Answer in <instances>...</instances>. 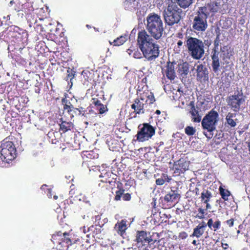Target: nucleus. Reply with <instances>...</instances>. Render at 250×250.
I'll list each match as a JSON object with an SVG mask.
<instances>
[{"label": "nucleus", "instance_id": "nucleus-29", "mask_svg": "<svg viewBox=\"0 0 250 250\" xmlns=\"http://www.w3.org/2000/svg\"><path fill=\"white\" fill-rule=\"evenodd\" d=\"M177 5L180 8L186 9L193 2V0H174Z\"/></svg>", "mask_w": 250, "mask_h": 250}, {"label": "nucleus", "instance_id": "nucleus-7", "mask_svg": "<svg viewBox=\"0 0 250 250\" xmlns=\"http://www.w3.org/2000/svg\"><path fill=\"white\" fill-rule=\"evenodd\" d=\"M0 158L2 162L9 163L16 157V149L12 142L2 143L0 146Z\"/></svg>", "mask_w": 250, "mask_h": 250}, {"label": "nucleus", "instance_id": "nucleus-45", "mask_svg": "<svg viewBox=\"0 0 250 250\" xmlns=\"http://www.w3.org/2000/svg\"><path fill=\"white\" fill-rule=\"evenodd\" d=\"M183 48V42L181 40L178 41L177 46H174V51L176 53H179Z\"/></svg>", "mask_w": 250, "mask_h": 250}, {"label": "nucleus", "instance_id": "nucleus-62", "mask_svg": "<svg viewBox=\"0 0 250 250\" xmlns=\"http://www.w3.org/2000/svg\"><path fill=\"white\" fill-rule=\"evenodd\" d=\"M192 243L194 246H197V244H198L197 241L196 240H195L192 241Z\"/></svg>", "mask_w": 250, "mask_h": 250}, {"label": "nucleus", "instance_id": "nucleus-60", "mask_svg": "<svg viewBox=\"0 0 250 250\" xmlns=\"http://www.w3.org/2000/svg\"><path fill=\"white\" fill-rule=\"evenodd\" d=\"M102 73H103V72H102ZM102 76H101V78H106V79H108V78H111L110 77H109V75H106L105 76H104V75L103 74H102Z\"/></svg>", "mask_w": 250, "mask_h": 250}, {"label": "nucleus", "instance_id": "nucleus-35", "mask_svg": "<svg viewBox=\"0 0 250 250\" xmlns=\"http://www.w3.org/2000/svg\"><path fill=\"white\" fill-rule=\"evenodd\" d=\"M127 40V36H121L113 41L114 45L120 46L124 44Z\"/></svg>", "mask_w": 250, "mask_h": 250}, {"label": "nucleus", "instance_id": "nucleus-16", "mask_svg": "<svg viewBox=\"0 0 250 250\" xmlns=\"http://www.w3.org/2000/svg\"><path fill=\"white\" fill-rule=\"evenodd\" d=\"M175 62H168L166 66L162 69V72L164 77L166 76L167 78H175L176 77V72L175 70Z\"/></svg>", "mask_w": 250, "mask_h": 250}, {"label": "nucleus", "instance_id": "nucleus-53", "mask_svg": "<svg viewBox=\"0 0 250 250\" xmlns=\"http://www.w3.org/2000/svg\"><path fill=\"white\" fill-rule=\"evenodd\" d=\"M70 188H71V190L69 191L70 194H71V195H74L76 193H75V191L74 190V188H75L74 185H72L70 186Z\"/></svg>", "mask_w": 250, "mask_h": 250}, {"label": "nucleus", "instance_id": "nucleus-31", "mask_svg": "<svg viewBox=\"0 0 250 250\" xmlns=\"http://www.w3.org/2000/svg\"><path fill=\"white\" fill-rule=\"evenodd\" d=\"M212 194L208 190H204L201 194V200L203 203L209 202L212 197Z\"/></svg>", "mask_w": 250, "mask_h": 250}, {"label": "nucleus", "instance_id": "nucleus-1", "mask_svg": "<svg viewBox=\"0 0 250 250\" xmlns=\"http://www.w3.org/2000/svg\"><path fill=\"white\" fill-rule=\"evenodd\" d=\"M137 44L144 57L148 61L157 58L160 53V47L145 30L139 31Z\"/></svg>", "mask_w": 250, "mask_h": 250}, {"label": "nucleus", "instance_id": "nucleus-32", "mask_svg": "<svg viewBox=\"0 0 250 250\" xmlns=\"http://www.w3.org/2000/svg\"><path fill=\"white\" fill-rule=\"evenodd\" d=\"M81 229L83 231L84 233H86L88 232H91L93 236L96 235L98 233V232L100 231V229H97L96 227L94 225H92L90 227H88L87 229H86L85 226L81 228Z\"/></svg>", "mask_w": 250, "mask_h": 250}, {"label": "nucleus", "instance_id": "nucleus-5", "mask_svg": "<svg viewBox=\"0 0 250 250\" xmlns=\"http://www.w3.org/2000/svg\"><path fill=\"white\" fill-rule=\"evenodd\" d=\"M219 114L213 109L211 110L203 118L202 126L204 129L207 130L209 133L204 132V135L208 138L211 139L213 136L212 132L215 129V125L218 121Z\"/></svg>", "mask_w": 250, "mask_h": 250}, {"label": "nucleus", "instance_id": "nucleus-11", "mask_svg": "<svg viewBox=\"0 0 250 250\" xmlns=\"http://www.w3.org/2000/svg\"><path fill=\"white\" fill-rule=\"evenodd\" d=\"M220 42L219 35H217L215 40L214 41V48L211 52V59L212 60V67L214 72H218L220 67V62L219 58V53L217 51L218 49L219 43Z\"/></svg>", "mask_w": 250, "mask_h": 250}, {"label": "nucleus", "instance_id": "nucleus-20", "mask_svg": "<svg viewBox=\"0 0 250 250\" xmlns=\"http://www.w3.org/2000/svg\"><path fill=\"white\" fill-rule=\"evenodd\" d=\"M177 73L182 78H186L189 72V64L187 62L179 63L177 66Z\"/></svg>", "mask_w": 250, "mask_h": 250}, {"label": "nucleus", "instance_id": "nucleus-57", "mask_svg": "<svg viewBox=\"0 0 250 250\" xmlns=\"http://www.w3.org/2000/svg\"><path fill=\"white\" fill-rule=\"evenodd\" d=\"M206 204V208H205L206 209V210L208 209H210L211 208V205L209 204V202H207V203Z\"/></svg>", "mask_w": 250, "mask_h": 250}, {"label": "nucleus", "instance_id": "nucleus-2", "mask_svg": "<svg viewBox=\"0 0 250 250\" xmlns=\"http://www.w3.org/2000/svg\"><path fill=\"white\" fill-rule=\"evenodd\" d=\"M146 28L150 37L158 40L164 31V24L161 16L156 13H150L146 17Z\"/></svg>", "mask_w": 250, "mask_h": 250}, {"label": "nucleus", "instance_id": "nucleus-19", "mask_svg": "<svg viewBox=\"0 0 250 250\" xmlns=\"http://www.w3.org/2000/svg\"><path fill=\"white\" fill-rule=\"evenodd\" d=\"M207 226V224L204 221L199 223L193 229V232L190 236L200 238L204 234Z\"/></svg>", "mask_w": 250, "mask_h": 250}, {"label": "nucleus", "instance_id": "nucleus-50", "mask_svg": "<svg viewBox=\"0 0 250 250\" xmlns=\"http://www.w3.org/2000/svg\"><path fill=\"white\" fill-rule=\"evenodd\" d=\"M94 153L93 151H86L84 155L86 156L87 158L90 159H93L95 158V156H93Z\"/></svg>", "mask_w": 250, "mask_h": 250}, {"label": "nucleus", "instance_id": "nucleus-44", "mask_svg": "<svg viewBox=\"0 0 250 250\" xmlns=\"http://www.w3.org/2000/svg\"><path fill=\"white\" fill-rule=\"evenodd\" d=\"M146 79H141V80L138 79L137 87L138 91H141L144 87L146 86Z\"/></svg>", "mask_w": 250, "mask_h": 250}, {"label": "nucleus", "instance_id": "nucleus-34", "mask_svg": "<svg viewBox=\"0 0 250 250\" xmlns=\"http://www.w3.org/2000/svg\"><path fill=\"white\" fill-rule=\"evenodd\" d=\"M219 190L222 198L225 201H228L229 197L230 195V191L228 189L223 188L222 187H219Z\"/></svg>", "mask_w": 250, "mask_h": 250}, {"label": "nucleus", "instance_id": "nucleus-37", "mask_svg": "<svg viewBox=\"0 0 250 250\" xmlns=\"http://www.w3.org/2000/svg\"><path fill=\"white\" fill-rule=\"evenodd\" d=\"M83 84L86 86L88 89L94 88L96 85V82L94 79H84Z\"/></svg>", "mask_w": 250, "mask_h": 250}, {"label": "nucleus", "instance_id": "nucleus-18", "mask_svg": "<svg viewBox=\"0 0 250 250\" xmlns=\"http://www.w3.org/2000/svg\"><path fill=\"white\" fill-rule=\"evenodd\" d=\"M117 188L118 190L115 192V195L114 197L115 201H120L122 197L123 198V200L125 201H129L131 200V194L129 193L125 194V189L121 186H120L118 184L117 186Z\"/></svg>", "mask_w": 250, "mask_h": 250}, {"label": "nucleus", "instance_id": "nucleus-64", "mask_svg": "<svg viewBox=\"0 0 250 250\" xmlns=\"http://www.w3.org/2000/svg\"><path fill=\"white\" fill-rule=\"evenodd\" d=\"M155 113H156V114H158V115H159V114H160V113H161V111H160V110H157L156 111V112H155Z\"/></svg>", "mask_w": 250, "mask_h": 250}, {"label": "nucleus", "instance_id": "nucleus-52", "mask_svg": "<svg viewBox=\"0 0 250 250\" xmlns=\"http://www.w3.org/2000/svg\"><path fill=\"white\" fill-rule=\"evenodd\" d=\"M227 71H224V73H222V78H223L224 76L226 77V78H228V77H230V78H231L232 76H231V74H230L229 72V73H227Z\"/></svg>", "mask_w": 250, "mask_h": 250}, {"label": "nucleus", "instance_id": "nucleus-55", "mask_svg": "<svg viewBox=\"0 0 250 250\" xmlns=\"http://www.w3.org/2000/svg\"><path fill=\"white\" fill-rule=\"evenodd\" d=\"M176 37L182 39L184 38V35L182 32H178L176 34Z\"/></svg>", "mask_w": 250, "mask_h": 250}, {"label": "nucleus", "instance_id": "nucleus-3", "mask_svg": "<svg viewBox=\"0 0 250 250\" xmlns=\"http://www.w3.org/2000/svg\"><path fill=\"white\" fill-rule=\"evenodd\" d=\"M182 10L173 1L169 2L163 12L165 22L172 26L179 23L182 19Z\"/></svg>", "mask_w": 250, "mask_h": 250}, {"label": "nucleus", "instance_id": "nucleus-26", "mask_svg": "<svg viewBox=\"0 0 250 250\" xmlns=\"http://www.w3.org/2000/svg\"><path fill=\"white\" fill-rule=\"evenodd\" d=\"M196 72L198 78H208L207 69L203 64H200L197 66Z\"/></svg>", "mask_w": 250, "mask_h": 250}, {"label": "nucleus", "instance_id": "nucleus-23", "mask_svg": "<svg viewBox=\"0 0 250 250\" xmlns=\"http://www.w3.org/2000/svg\"><path fill=\"white\" fill-rule=\"evenodd\" d=\"M190 105L191 108L189 113L191 114L192 117L191 120L194 123H200L201 121V116L199 114V109L195 107L193 102L190 103Z\"/></svg>", "mask_w": 250, "mask_h": 250}, {"label": "nucleus", "instance_id": "nucleus-43", "mask_svg": "<svg viewBox=\"0 0 250 250\" xmlns=\"http://www.w3.org/2000/svg\"><path fill=\"white\" fill-rule=\"evenodd\" d=\"M142 95L147 98L148 100H149V104H153L155 101L153 94L151 92H149L148 91L146 93H144Z\"/></svg>", "mask_w": 250, "mask_h": 250}, {"label": "nucleus", "instance_id": "nucleus-14", "mask_svg": "<svg viewBox=\"0 0 250 250\" xmlns=\"http://www.w3.org/2000/svg\"><path fill=\"white\" fill-rule=\"evenodd\" d=\"M207 17L196 15L193 19L192 28L195 32L205 31L208 27Z\"/></svg>", "mask_w": 250, "mask_h": 250}, {"label": "nucleus", "instance_id": "nucleus-36", "mask_svg": "<svg viewBox=\"0 0 250 250\" xmlns=\"http://www.w3.org/2000/svg\"><path fill=\"white\" fill-rule=\"evenodd\" d=\"M218 83L220 89H223L224 91L230 86V82L228 81V79H221L218 82Z\"/></svg>", "mask_w": 250, "mask_h": 250}, {"label": "nucleus", "instance_id": "nucleus-17", "mask_svg": "<svg viewBox=\"0 0 250 250\" xmlns=\"http://www.w3.org/2000/svg\"><path fill=\"white\" fill-rule=\"evenodd\" d=\"M180 198V195L177 191L171 190L167 194L164 198V201L167 203V206L170 207L173 206Z\"/></svg>", "mask_w": 250, "mask_h": 250}, {"label": "nucleus", "instance_id": "nucleus-42", "mask_svg": "<svg viewBox=\"0 0 250 250\" xmlns=\"http://www.w3.org/2000/svg\"><path fill=\"white\" fill-rule=\"evenodd\" d=\"M94 72L88 70H84L81 73V76L83 78H92L93 77Z\"/></svg>", "mask_w": 250, "mask_h": 250}, {"label": "nucleus", "instance_id": "nucleus-41", "mask_svg": "<svg viewBox=\"0 0 250 250\" xmlns=\"http://www.w3.org/2000/svg\"><path fill=\"white\" fill-rule=\"evenodd\" d=\"M156 235V237H159V233H153V234L151 236H150L149 237L148 236L147 239L148 241L146 242V244H148L149 245H151L152 244H154L156 242H159V240H152V237H154V236Z\"/></svg>", "mask_w": 250, "mask_h": 250}, {"label": "nucleus", "instance_id": "nucleus-59", "mask_svg": "<svg viewBox=\"0 0 250 250\" xmlns=\"http://www.w3.org/2000/svg\"><path fill=\"white\" fill-rule=\"evenodd\" d=\"M37 83H36V87H40L42 85V82H39L38 79H37Z\"/></svg>", "mask_w": 250, "mask_h": 250}, {"label": "nucleus", "instance_id": "nucleus-8", "mask_svg": "<svg viewBox=\"0 0 250 250\" xmlns=\"http://www.w3.org/2000/svg\"><path fill=\"white\" fill-rule=\"evenodd\" d=\"M139 130L135 137L140 142L149 140L155 133V128L148 123H144L138 126Z\"/></svg>", "mask_w": 250, "mask_h": 250}, {"label": "nucleus", "instance_id": "nucleus-28", "mask_svg": "<svg viewBox=\"0 0 250 250\" xmlns=\"http://www.w3.org/2000/svg\"><path fill=\"white\" fill-rule=\"evenodd\" d=\"M171 180V177L168 176L167 174L163 173L160 178L156 180V184L157 185L162 186L166 182L169 183Z\"/></svg>", "mask_w": 250, "mask_h": 250}, {"label": "nucleus", "instance_id": "nucleus-21", "mask_svg": "<svg viewBox=\"0 0 250 250\" xmlns=\"http://www.w3.org/2000/svg\"><path fill=\"white\" fill-rule=\"evenodd\" d=\"M126 221L125 220H122L121 221L118 222L114 226V229L117 233L123 236L125 233L127 229Z\"/></svg>", "mask_w": 250, "mask_h": 250}, {"label": "nucleus", "instance_id": "nucleus-46", "mask_svg": "<svg viewBox=\"0 0 250 250\" xmlns=\"http://www.w3.org/2000/svg\"><path fill=\"white\" fill-rule=\"evenodd\" d=\"M185 133L188 136H192L196 132V129L192 126H188L185 129Z\"/></svg>", "mask_w": 250, "mask_h": 250}, {"label": "nucleus", "instance_id": "nucleus-58", "mask_svg": "<svg viewBox=\"0 0 250 250\" xmlns=\"http://www.w3.org/2000/svg\"><path fill=\"white\" fill-rule=\"evenodd\" d=\"M101 215L102 214H101V215L98 214V215H97L95 216V221H100L101 220Z\"/></svg>", "mask_w": 250, "mask_h": 250}, {"label": "nucleus", "instance_id": "nucleus-30", "mask_svg": "<svg viewBox=\"0 0 250 250\" xmlns=\"http://www.w3.org/2000/svg\"><path fill=\"white\" fill-rule=\"evenodd\" d=\"M220 4L217 1H212L208 4V7L209 13H215L218 12L220 9Z\"/></svg>", "mask_w": 250, "mask_h": 250}, {"label": "nucleus", "instance_id": "nucleus-63", "mask_svg": "<svg viewBox=\"0 0 250 250\" xmlns=\"http://www.w3.org/2000/svg\"><path fill=\"white\" fill-rule=\"evenodd\" d=\"M195 190L196 191V195L199 194V188H196L195 189Z\"/></svg>", "mask_w": 250, "mask_h": 250}, {"label": "nucleus", "instance_id": "nucleus-12", "mask_svg": "<svg viewBox=\"0 0 250 250\" xmlns=\"http://www.w3.org/2000/svg\"><path fill=\"white\" fill-rule=\"evenodd\" d=\"M100 178H103L101 182L104 183H109L110 188L113 189L115 187L116 184L118 185H122V183L117 181L118 176L113 173L111 171H103L99 175Z\"/></svg>", "mask_w": 250, "mask_h": 250}, {"label": "nucleus", "instance_id": "nucleus-22", "mask_svg": "<svg viewBox=\"0 0 250 250\" xmlns=\"http://www.w3.org/2000/svg\"><path fill=\"white\" fill-rule=\"evenodd\" d=\"M148 236L147 232L146 231L141 230L137 231L136 236V241L138 244L142 246L146 245V242L148 241Z\"/></svg>", "mask_w": 250, "mask_h": 250}, {"label": "nucleus", "instance_id": "nucleus-25", "mask_svg": "<svg viewBox=\"0 0 250 250\" xmlns=\"http://www.w3.org/2000/svg\"><path fill=\"white\" fill-rule=\"evenodd\" d=\"M206 224L210 230L214 232L219 229L221 226V222L219 219L213 221L212 218L208 219Z\"/></svg>", "mask_w": 250, "mask_h": 250}, {"label": "nucleus", "instance_id": "nucleus-51", "mask_svg": "<svg viewBox=\"0 0 250 250\" xmlns=\"http://www.w3.org/2000/svg\"><path fill=\"white\" fill-rule=\"evenodd\" d=\"M234 220L233 218H231L226 221V224L229 226V227H232L234 225Z\"/></svg>", "mask_w": 250, "mask_h": 250}, {"label": "nucleus", "instance_id": "nucleus-10", "mask_svg": "<svg viewBox=\"0 0 250 250\" xmlns=\"http://www.w3.org/2000/svg\"><path fill=\"white\" fill-rule=\"evenodd\" d=\"M245 102L243 94L238 92L237 94L229 96L227 99L228 105L235 112H238L240 108V105Z\"/></svg>", "mask_w": 250, "mask_h": 250}, {"label": "nucleus", "instance_id": "nucleus-9", "mask_svg": "<svg viewBox=\"0 0 250 250\" xmlns=\"http://www.w3.org/2000/svg\"><path fill=\"white\" fill-rule=\"evenodd\" d=\"M190 162L185 158H181L173 163L172 168L174 176H180L188 170Z\"/></svg>", "mask_w": 250, "mask_h": 250}, {"label": "nucleus", "instance_id": "nucleus-54", "mask_svg": "<svg viewBox=\"0 0 250 250\" xmlns=\"http://www.w3.org/2000/svg\"><path fill=\"white\" fill-rule=\"evenodd\" d=\"M221 246L223 250H226L229 248V245L227 243L221 242Z\"/></svg>", "mask_w": 250, "mask_h": 250}, {"label": "nucleus", "instance_id": "nucleus-33", "mask_svg": "<svg viewBox=\"0 0 250 250\" xmlns=\"http://www.w3.org/2000/svg\"><path fill=\"white\" fill-rule=\"evenodd\" d=\"M208 5L207 6H203L199 8V10L197 12V15H200L203 17L208 18V15L209 14Z\"/></svg>", "mask_w": 250, "mask_h": 250}, {"label": "nucleus", "instance_id": "nucleus-61", "mask_svg": "<svg viewBox=\"0 0 250 250\" xmlns=\"http://www.w3.org/2000/svg\"><path fill=\"white\" fill-rule=\"evenodd\" d=\"M16 1H17V0H11L10 2H9V6H12L13 3H16Z\"/></svg>", "mask_w": 250, "mask_h": 250}, {"label": "nucleus", "instance_id": "nucleus-40", "mask_svg": "<svg viewBox=\"0 0 250 250\" xmlns=\"http://www.w3.org/2000/svg\"><path fill=\"white\" fill-rule=\"evenodd\" d=\"M198 213L195 216V217L200 219H204L205 215L207 214L206 209L202 208H199L198 209Z\"/></svg>", "mask_w": 250, "mask_h": 250}, {"label": "nucleus", "instance_id": "nucleus-49", "mask_svg": "<svg viewBox=\"0 0 250 250\" xmlns=\"http://www.w3.org/2000/svg\"><path fill=\"white\" fill-rule=\"evenodd\" d=\"M188 236V233L186 231H182L179 233L178 237L181 239H185Z\"/></svg>", "mask_w": 250, "mask_h": 250}, {"label": "nucleus", "instance_id": "nucleus-4", "mask_svg": "<svg viewBox=\"0 0 250 250\" xmlns=\"http://www.w3.org/2000/svg\"><path fill=\"white\" fill-rule=\"evenodd\" d=\"M186 45L190 55L195 60L200 59L205 53L203 42L200 39L189 37Z\"/></svg>", "mask_w": 250, "mask_h": 250}, {"label": "nucleus", "instance_id": "nucleus-27", "mask_svg": "<svg viewBox=\"0 0 250 250\" xmlns=\"http://www.w3.org/2000/svg\"><path fill=\"white\" fill-rule=\"evenodd\" d=\"M236 116V114L231 112H229L226 117V125H228V126L230 127H234L236 125V121L237 119L234 120Z\"/></svg>", "mask_w": 250, "mask_h": 250}, {"label": "nucleus", "instance_id": "nucleus-13", "mask_svg": "<svg viewBox=\"0 0 250 250\" xmlns=\"http://www.w3.org/2000/svg\"><path fill=\"white\" fill-rule=\"evenodd\" d=\"M91 102L90 112L96 114H103L108 111L106 105L103 104L99 98L97 97L92 98Z\"/></svg>", "mask_w": 250, "mask_h": 250}, {"label": "nucleus", "instance_id": "nucleus-24", "mask_svg": "<svg viewBox=\"0 0 250 250\" xmlns=\"http://www.w3.org/2000/svg\"><path fill=\"white\" fill-rule=\"evenodd\" d=\"M61 123L59 124L60 125V131H62V133H65L67 131L71 130L74 128V125L71 122H67L63 121L62 119H60Z\"/></svg>", "mask_w": 250, "mask_h": 250}, {"label": "nucleus", "instance_id": "nucleus-6", "mask_svg": "<svg viewBox=\"0 0 250 250\" xmlns=\"http://www.w3.org/2000/svg\"><path fill=\"white\" fill-rule=\"evenodd\" d=\"M69 233L59 231L52 236L51 240L60 250H68L69 246L73 244Z\"/></svg>", "mask_w": 250, "mask_h": 250}, {"label": "nucleus", "instance_id": "nucleus-56", "mask_svg": "<svg viewBox=\"0 0 250 250\" xmlns=\"http://www.w3.org/2000/svg\"><path fill=\"white\" fill-rule=\"evenodd\" d=\"M51 141L52 143L54 144H58L60 143L59 139L56 138H55L54 139L53 138L51 139Z\"/></svg>", "mask_w": 250, "mask_h": 250}, {"label": "nucleus", "instance_id": "nucleus-48", "mask_svg": "<svg viewBox=\"0 0 250 250\" xmlns=\"http://www.w3.org/2000/svg\"><path fill=\"white\" fill-rule=\"evenodd\" d=\"M82 113V111L80 110V108L74 107V106H72V108L71 109V112L69 113L71 114L73 117L74 116V114L76 115H80Z\"/></svg>", "mask_w": 250, "mask_h": 250}, {"label": "nucleus", "instance_id": "nucleus-39", "mask_svg": "<svg viewBox=\"0 0 250 250\" xmlns=\"http://www.w3.org/2000/svg\"><path fill=\"white\" fill-rule=\"evenodd\" d=\"M127 52L130 55H132V56L136 59H140L142 58V54L138 49L135 50L129 48L127 49Z\"/></svg>", "mask_w": 250, "mask_h": 250}, {"label": "nucleus", "instance_id": "nucleus-15", "mask_svg": "<svg viewBox=\"0 0 250 250\" xmlns=\"http://www.w3.org/2000/svg\"><path fill=\"white\" fill-rule=\"evenodd\" d=\"M140 98L135 99L133 103L131 105V108L134 110V113L135 114H141L145 112L146 104L144 103L145 98L142 93H140Z\"/></svg>", "mask_w": 250, "mask_h": 250}, {"label": "nucleus", "instance_id": "nucleus-47", "mask_svg": "<svg viewBox=\"0 0 250 250\" xmlns=\"http://www.w3.org/2000/svg\"><path fill=\"white\" fill-rule=\"evenodd\" d=\"M76 75V71L74 68L68 67L67 69V77L68 78H74Z\"/></svg>", "mask_w": 250, "mask_h": 250}, {"label": "nucleus", "instance_id": "nucleus-38", "mask_svg": "<svg viewBox=\"0 0 250 250\" xmlns=\"http://www.w3.org/2000/svg\"><path fill=\"white\" fill-rule=\"evenodd\" d=\"M62 103L63 105L64 110H67L69 113H70L71 109L72 108V106H73L70 102L67 100L65 98H62Z\"/></svg>", "mask_w": 250, "mask_h": 250}]
</instances>
